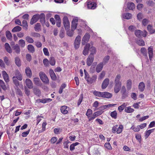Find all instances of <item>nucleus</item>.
Listing matches in <instances>:
<instances>
[{
    "label": "nucleus",
    "instance_id": "nucleus-27",
    "mask_svg": "<svg viewBox=\"0 0 155 155\" xmlns=\"http://www.w3.org/2000/svg\"><path fill=\"white\" fill-rule=\"evenodd\" d=\"M15 64L18 67H20L21 65V61L19 58L17 56L15 58Z\"/></svg>",
    "mask_w": 155,
    "mask_h": 155
},
{
    "label": "nucleus",
    "instance_id": "nucleus-33",
    "mask_svg": "<svg viewBox=\"0 0 155 155\" xmlns=\"http://www.w3.org/2000/svg\"><path fill=\"white\" fill-rule=\"evenodd\" d=\"M67 107L66 106H62L61 108V112L63 114H66L68 112V111L67 110Z\"/></svg>",
    "mask_w": 155,
    "mask_h": 155
},
{
    "label": "nucleus",
    "instance_id": "nucleus-32",
    "mask_svg": "<svg viewBox=\"0 0 155 155\" xmlns=\"http://www.w3.org/2000/svg\"><path fill=\"white\" fill-rule=\"evenodd\" d=\"M27 49L29 52L33 53L35 51V49L34 47L31 45H28Z\"/></svg>",
    "mask_w": 155,
    "mask_h": 155
},
{
    "label": "nucleus",
    "instance_id": "nucleus-30",
    "mask_svg": "<svg viewBox=\"0 0 155 155\" xmlns=\"http://www.w3.org/2000/svg\"><path fill=\"white\" fill-rule=\"evenodd\" d=\"M145 84L143 82H140L139 85L138 89L141 92L144 91L145 89Z\"/></svg>",
    "mask_w": 155,
    "mask_h": 155
},
{
    "label": "nucleus",
    "instance_id": "nucleus-60",
    "mask_svg": "<svg viewBox=\"0 0 155 155\" xmlns=\"http://www.w3.org/2000/svg\"><path fill=\"white\" fill-rule=\"evenodd\" d=\"M92 114V110L90 109H88L86 115L88 117H90V115Z\"/></svg>",
    "mask_w": 155,
    "mask_h": 155
},
{
    "label": "nucleus",
    "instance_id": "nucleus-58",
    "mask_svg": "<svg viewBox=\"0 0 155 155\" xmlns=\"http://www.w3.org/2000/svg\"><path fill=\"white\" fill-rule=\"evenodd\" d=\"M16 94H17L20 96H21L23 95L21 91V90L18 88L16 89Z\"/></svg>",
    "mask_w": 155,
    "mask_h": 155
},
{
    "label": "nucleus",
    "instance_id": "nucleus-5",
    "mask_svg": "<svg viewBox=\"0 0 155 155\" xmlns=\"http://www.w3.org/2000/svg\"><path fill=\"white\" fill-rule=\"evenodd\" d=\"M81 37L78 35L76 38L74 42V47L75 49H78L79 46L81 43Z\"/></svg>",
    "mask_w": 155,
    "mask_h": 155
},
{
    "label": "nucleus",
    "instance_id": "nucleus-61",
    "mask_svg": "<svg viewBox=\"0 0 155 155\" xmlns=\"http://www.w3.org/2000/svg\"><path fill=\"white\" fill-rule=\"evenodd\" d=\"M25 88V94L28 96L30 95V90L27 88L25 86L24 87Z\"/></svg>",
    "mask_w": 155,
    "mask_h": 155
},
{
    "label": "nucleus",
    "instance_id": "nucleus-19",
    "mask_svg": "<svg viewBox=\"0 0 155 155\" xmlns=\"http://www.w3.org/2000/svg\"><path fill=\"white\" fill-rule=\"evenodd\" d=\"M109 81V80L108 78L105 79L102 83L101 87L103 89L106 88L107 86Z\"/></svg>",
    "mask_w": 155,
    "mask_h": 155
},
{
    "label": "nucleus",
    "instance_id": "nucleus-62",
    "mask_svg": "<svg viewBox=\"0 0 155 155\" xmlns=\"http://www.w3.org/2000/svg\"><path fill=\"white\" fill-rule=\"evenodd\" d=\"M104 147L108 150H111L112 149L111 146L109 143H105Z\"/></svg>",
    "mask_w": 155,
    "mask_h": 155
},
{
    "label": "nucleus",
    "instance_id": "nucleus-34",
    "mask_svg": "<svg viewBox=\"0 0 155 155\" xmlns=\"http://www.w3.org/2000/svg\"><path fill=\"white\" fill-rule=\"evenodd\" d=\"M123 16L124 18L129 19L131 18L132 17V15L131 14L127 13L124 14L123 15Z\"/></svg>",
    "mask_w": 155,
    "mask_h": 155
},
{
    "label": "nucleus",
    "instance_id": "nucleus-59",
    "mask_svg": "<svg viewBox=\"0 0 155 155\" xmlns=\"http://www.w3.org/2000/svg\"><path fill=\"white\" fill-rule=\"evenodd\" d=\"M4 61L6 64L8 66L10 65V61L7 57H5L4 58Z\"/></svg>",
    "mask_w": 155,
    "mask_h": 155
},
{
    "label": "nucleus",
    "instance_id": "nucleus-44",
    "mask_svg": "<svg viewBox=\"0 0 155 155\" xmlns=\"http://www.w3.org/2000/svg\"><path fill=\"white\" fill-rule=\"evenodd\" d=\"M49 63L52 66H54L55 65V61L54 57H50Z\"/></svg>",
    "mask_w": 155,
    "mask_h": 155
},
{
    "label": "nucleus",
    "instance_id": "nucleus-6",
    "mask_svg": "<svg viewBox=\"0 0 155 155\" xmlns=\"http://www.w3.org/2000/svg\"><path fill=\"white\" fill-rule=\"evenodd\" d=\"M40 16L38 14H36L34 15L32 18L31 19L30 23L31 25H32L36 22L39 19Z\"/></svg>",
    "mask_w": 155,
    "mask_h": 155
},
{
    "label": "nucleus",
    "instance_id": "nucleus-16",
    "mask_svg": "<svg viewBox=\"0 0 155 155\" xmlns=\"http://www.w3.org/2000/svg\"><path fill=\"white\" fill-rule=\"evenodd\" d=\"M2 74L5 82L6 83H8L9 81V80L8 75L7 72L5 71H3L2 72Z\"/></svg>",
    "mask_w": 155,
    "mask_h": 155
},
{
    "label": "nucleus",
    "instance_id": "nucleus-31",
    "mask_svg": "<svg viewBox=\"0 0 155 155\" xmlns=\"http://www.w3.org/2000/svg\"><path fill=\"white\" fill-rule=\"evenodd\" d=\"M148 51L149 58L151 60L153 57V54L152 47H149L148 48Z\"/></svg>",
    "mask_w": 155,
    "mask_h": 155
},
{
    "label": "nucleus",
    "instance_id": "nucleus-21",
    "mask_svg": "<svg viewBox=\"0 0 155 155\" xmlns=\"http://www.w3.org/2000/svg\"><path fill=\"white\" fill-rule=\"evenodd\" d=\"M49 73L51 79L53 80H56L57 78L56 76L52 69H49Z\"/></svg>",
    "mask_w": 155,
    "mask_h": 155
},
{
    "label": "nucleus",
    "instance_id": "nucleus-39",
    "mask_svg": "<svg viewBox=\"0 0 155 155\" xmlns=\"http://www.w3.org/2000/svg\"><path fill=\"white\" fill-rule=\"evenodd\" d=\"M0 87H1L2 89L4 91H5L7 89V88L5 83L1 80H0Z\"/></svg>",
    "mask_w": 155,
    "mask_h": 155
},
{
    "label": "nucleus",
    "instance_id": "nucleus-47",
    "mask_svg": "<svg viewBox=\"0 0 155 155\" xmlns=\"http://www.w3.org/2000/svg\"><path fill=\"white\" fill-rule=\"evenodd\" d=\"M147 5L149 6H153L155 4V3L152 0H149L146 2Z\"/></svg>",
    "mask_w": 155,
    "mask_h": 155
},
{
    "label": "nucleus",
    "instance_id": "nucleus-45",
    "mask_svg": "<svg viewBox=\"0 0 155 155\" xmlns=\"http://www.w3.org/2000/svg\"><path fill=\"white\" fill-rule=\"evenodd\" d=\"M22 26H23L24 28L27 30L28 28V23L26 21L24 20L22 21Z\"/></svg>",
    "mask_w": 155,
    "mask_h": 155
},
{
    "label": "nucleus",
    "instance_id": "nucleus-43",
    "mask_svg": "<svg viewBox=\"0 0 155 155\" xmlns=\"http://www.w3.org/2000/svg\"><path fill=\"white\" fill-rule=\"evenodd\" d=\"M136 43L139 46H143L145 45V43L144 41L142 39H139L138 40Z\"/></svg>",
    "mask_w": 155,
    "mask_h": 155
},
{
    "label": "nucleus",
    "instance_id": "nucleus-41",
    "mask_svg": "<svg viewBox=\"0 0 155 155\" xmlns=\"http://www.w3.org/2000/svg\"><path fill=\"white\" fill-rule=\"evenodd\" d=\"M132 81L130 80H128L127 81V87L128 90H130L131 88Z\"/></svg>",
    "mask_w": 155,
    "mask_h": 155
},
{
    "label": "nucleus",
    "instance_id": "nucleus-10",
    "mask_svg": "<svg viewBox=\"0 0 155 155\" xmlns=\"http://www.w3.org/2000/svg\"><path fill=\"white\" fill-rule=\"evenodd\" d=\"M120 92L122 94V98L123 99H125L128 96V93L126 92V89L124 86H123L121 88Z\"/></svg>",
    "mask_w": 155,
    "mask_h": 155
},
{
    "label": "nucleus",
    "instance_id": "nucleus-29",
    "mask_svg": "<svg viewBox=\"0 0 155 155\" xmlns=\"http://www.w3.org/2000/svg\"><path fill=\"white\" fill-rule=\"evenodd\" d=\"M127 6L129 9L132 10L134 8L135 5L133 3L129 2L127 4Z\"/></svg>",
    "mask_w": 155,
    "mask_h": 155
},
{
    "label": "nucleus",
    "instance_id": "nucleus-12",
    "mask_svg": "<svg viewBox=\"0 0 155 155\" xmlns=\"http://www.w3.org/2000/svg\"><path fill=\"white\" fill-rule=\"evenodd\" d=\"M97 75L94 74L91 77H89V79L87 81L89 84H92L96 81L97 79Z\"/></svg>",
    "mask_w": 155,
    "mask_h": 155
},
{
    "label": "nucleus",
    "instance_id": "nucleus-24",
    "mask_svg": "<svg viewBox=\"0 0 155 155\" xmlns=\"http://www.w3.org/2000/svg\"><path fill=\"white\" fill-rule=\"evenodd\" d=\"M5 47L6 51L9 53L12 52V50L8 43H6L5 44Z\"/></svg>",
    "mask_w": 155,
    "mask_h": 155
},
{
    "label": "nucleus",
    "instance_id": "nucleus-48",
    "mask_svg": "<svg viewBox=\"0 0 155 155\" xmlns=\"http://www.w3.org/2000/svg\"><path fill=\"white\" fill-rule=\"evenodd\" d=\"M110 58V57L109 55H107L104 57L103 59V62H102L103 64L104 63V64L108 63L109 59Z\"/></svg>",
    "mask_w": 155,
    "mask_h": 155
},
{
    "label": "nucleus",
    "instance_id": "nucleus-40",
    "mask_svg": "<svg viewBox=\"0 0 155 155\" xmlns=\"http://www.w3.org/2000/svg\"><path fill=\"white\" fill-rule=\"evenodd\" d=\"M112 96V94L107 92H104V97L107 98H110Z\"/></svg>",
    "mask_w": 155,
    "mask_h": 155
},
{
    "label": "nucleus",
    "instance_id": "nucleus-38",
    "mask_svg": "<svg viewBox=\"0 0 155 155\" xmlns=\"http://www.w3.org/2000/svg\"><path fill=\"white\" fill-rule=\"evenodd\" d=\"M124 110L125 112L127 113H131L133 112L134 110L133 108H131V107H126Z\"/></svg>",
    "mask_w": 155,
    "mask_h": 155
},
{
    "label": "nucleus",
    "instance_id": "nucleus-9",
    "mask_svg": "<svg viewBox=\"0 0 155 155\" xmlns=\"http://www.w3.org/2000/svg\"><path fill=\"white\" fill-rule=\"evenodd\" d=\"M15 76H14L12 77V79H17L20 81H21L22 79V76L21 74L18 70H15Z\"/></svg>",
    "mask_w": 155,
    "mask_h": 155
},
{
    "label": "nucleus",
    "instance_id": "nucleus-22",
    "mask_svg": "<svg viewBox=\"0 0 155 155\" xmlns=\"http://www.w3.org/2000/svg\"><path fill=\"white\" fill-rule=\"evenodd\" d=\"M40 21L41 23L43 26H44L45 25V15L44 13H41L40 15Z\"/></svg>",
    "mask_w": 155,
    "mask_h": 155
},
{
    "label": "nucleus",
    "instance_id": "nucleus-55",
    "mask_svg": "<svg viewBox=\"0 0 155 155\" xmlns=\"http://www.w3.org/2000/svg\"><path fill=\"white\" fill-rule=\"evenodd\" d=\"M19 44L20 45L21 47H24L25 45V41L23 39H21L19 41Z\"/></svg>",
    "mask_w": 155,
    "mask_h": 155
},
{
    "label": "nucleus",
    "instance_id": "nucleus-49",
    "mask_svg": "<svg viewBox=\"0 0 155 155\" xmlns=\"http://www.w3.org/2000/svg\"><path fill=\"white\" fill-rule=\"evenodd\" d=\"M120 76L119 75H117L115 78V84H119V83H122L120 81Z\"/></svg>",
    "mask_w": 155,
    "mask_h": 155
},
{
    "label": "nucleus",
    "instance_id": "nucleus-18",
    "mask_svg": "<svg viewBox=\"0 0 155 155\" xmlns=\"http://www.w3.org/2000/svg\"><path fill=\"white\" fill-rule=\"evenodd\" d=\"M122 83L115 84L114 91L116 93H118L121 89Z\"/></svg>",
    "mask_w": 155,
    "mask_h": 155
},
{
    "label": "nucleus",
    "instance_id": "nucleus-37",
    "mask_svg": "<svg viewBox=\"0 0 155 155\" xmlns=\"http://www.w3.org/2000/svg\"><path fill=\"white\" fill-rule=\"evenodd\" d=\"M141 52L145 57L147 58V51L146 49L145 48L143 47L141 48Z\"/></svg>",
    "mask_w": 155,
    "mask_h": 155
},
{
    "label": "nucleus",
    "instance_id": "nucleus-4",
    "mask_svg": "<svg viewBox=\"0 0 155 155\" xmlns=\"http://www.w3.org/2000/svg\"><path fill=\"white\" fill-rule=\"evenodd\" d=\"M123 129V126L121 125H120L119 126L117 125L114 126L112 129L114 132L116 131L117 134L120 133L122 131Z\"/></svg>",
    "mask_w": 155,
    "mask_h": 155
},
{
    "label": "nucleus",
    "instance_id": "nucleus-14",
    "mask_svg": "<svg viewBox=\"0 0 155 155\" xmlns=\"http://www.w3.org/2000/svg\"><path fill=\"white\" fill-rule=\"evenodd\" d=\"M25 83L27 86L28 88L31 89L33 88V83L29 79H26L25 80Z\"/></svg>",
    "mask_w": 155,
    "mask_h": 155
},
{
    "label": "nucleus",
    "instance_id": "nucleus-20",
    "mask_svg": "<svg viewBox=\"0 0 155 155\" xmlns=\"http://www.w3.org/2000/svg\"><path fill=\"white\" fill-rule=\"evenodd\" d=\"M25 72L27 76L30 78L32 76V74L31 70L30 68L29 67H27L25 69Z\"/></svg>",
    "mask_w": 155,
    "mask_h": 155
},
{
    "label": "nucleus",
    "instance_id": "nucleus-50",
    "mask_svg": "<svg viewBox=\"0 0 155 155\" xmlns=\"http://www.w3.org/2000/svg\"><path fill=\"white\" fill-rule=\"evenodd\" d=\"M25 40L26 41L29 43H32L34 42L33 39L29 36H27L25 38Z\"/></svg>",
    "mask_w": 155,
    "mask_h": 155
},
{
    "label": "nucleus",
    "instance_id": "nucleus-1",
    "mask_svg": "<svg viewBox=\"0 0 155 155\" xmlns=\"http://www.w3.org/2000/svg\"><path fill=\"white\" fill-rule=\"evenodd\" d=\"M147 33V32L146 30L142 31L140 30H136L135 31V35L139 38H141L142 37H146Z\"/></svg>",
    "mask_w": 155,
    "mask_h": 155
},
{
    "label": "nucleus",
    "instance_id": "nucleus-35",
    "mask_svg": "<svg viewBox=\"0 0 155 155\" xmlns=\"http://www.w3.org/2000/svg\"><path fill=\"white\" fill-rule=\"evenodd\" d=\"M34 29L36 31L38 32L41 30V25L39 23H36L34 27Z\"/></svg>",
    "mask_w": 155,
    "mask_h": 155
},
{
    "label": "nucleus",
    "instance_id": "nucleus-46",
    "mask_svg": "<svg viewBox=\"0 0 155 155\" xmlns=\"http://www.w3.org/2000/svg\"><path fill=\"white\" fill-rule=\"evenodd\" d=\"M89 50L91 52L90 54H91L93 55L96 53V50L95 48L93 46L89 48Z\"/></svg>",
    "mask_w": 155,
    "mask_h": 155
},
{
    "label": "nucleus",
    "instance_id": "nucleus-26",
    "mask_svg": "<svg viewBox=\"0 0 155 155\" xmlns=\"http://www.w3.org/2000/svg\"><path fill=\"white\" fill-rule=\"evenodd\" d=\"M12 48L15 51V52L17 54H19L20 52V49L19 46L18 44L15 45L12 47Z\"/></svg>",
    "mask_w": 155,
    "mask_h": 155
},
{
    "label": "nucleus",
    "instance_id": "nucleus-42",
    "mask_svg": "<svg viewBox=\"0 0 155 155\" xmlns=\"http://www.w3.org/2000/svg\"><path fill=\"white\" fill-rule=\"evenodd\" d=\"M6 35L8 39L11 40L12 38V36L11 33L8 31H7L6 32Z\"/></svg>",
    "mask_w": 155,
    "mask_h": 155
},
{
    "label": "nucleus",
    "instance_id": "nucleus-36",
    "mask_svg": "<svg viewBox=\"0 0 155 155\" xmlns=\"http://www.w3.org/2000/svg\"><path fill=\"white\" fill-rule=\"evenodd\" d=\"M21 28L19 26H17L14 27L12 30V32H19L21 31Z\"/></svg>",
    "mask_w": 155,
    "mask_h": 155
},
{
    "label": "nucleus",
    "instance_id": "nucleus-11",
    "mask_svg": "<svg viewBox=\"0 0 155 155\" xmlns=\"http://www.w3.org/2000/svg\"><path fill=\"white\" fill-rule=\"evenodd\" d=\"M94 60V55L90 54L87 60V64L88 66H91Z\"/></svg>",
    "mask_w": 155,
    "mask_h": 155
},
{
    "label": "nucleus",
    "instance_id": "nucleus-52",
    "mask_svg": "<svg viewBox=\"0 0 155 155\" xmlns=\"http://www.w3.org/2000/svg\"><path fill=\"white\" fill-rule=\"evenodd\" d=\"M130 129L133 130L135 132H138L139 131L140 129L139 126H137L136 127H134V126H133L131 127Z\"/></svg>",
    "mask_w": 155,
    "mask_h": 155
},
{
    "label": "nucleus",
    "instance_id": "nucleus-25",
    "mask_svg": "<svg viewBox=\"0 0 155 155\" xmlns=\"http://www.w3.org/2000/svg\"><path fill=\"white\" fill-rule=\"evenodd\" d=\"M33 81L34 84L37 86H40L41 84L39 78L35 77L34 78Z\"/></svg>",
    "mask_w": 155,
    "mask_h": 155
},
{
    "label": "nucleus",
    "instance_id": "nucleus-53",
    "mask_svg": "<svg viewBox=\"0 0 155 155\" xmlns=\"http://www.w3.org/2000/svg\"><path fill=\"white\" fill-rule=\"evenodd\" d=\"M83 98V94H81L80 96L79 99H78V102L77 105L78 106L80 105L81 103Z\"/></svg>",
    "mask_w": 155,
    "mask_h": 155
},
{
    "label": "nucleus",
    "instance_id": "nucleus-64",
    "mask_svg": "<svg viewBox=\"0 0 155 155\" xmlns=\"http://www.w3.org/2000/svg\"><path fill=\"white\" fill-rule=\"evenodd\" d=\"M74 31H72V30H71V31H68L67 32V34L68 36L71 37L74 34Z\"/></svg>",
    "mask_w": 155,
    "mask_h": 155
},
{
    "label": "nucleus",
    "instance_id": "nucleus-17",
    "mask_svg": "<svg viewBox=\"0 0 155 155\" xmlns=\"http://www.w3.org/2000/svg\"><path fill=\"white\" fill-rule=\"evenodd\" d=\"M88 9H94L96 6V4L94 2H88L87 6Z\"/></svg>",
    "mask_w": 155,
    "mask_h": 155
},
{
    "label": "nucleus",
    "instance_id": "nucleus-56",
    "mask_svg": "<svg viewBox=\"0 0 155 155\" xmlns=\"http://www.w3.org/2000/svg\"><path fill=\"white\" fill-rule=\"evenodd\" d=\"M104 111L102 110L98 111L94 113V115L97 117L102 114Z\"/></svg>",
    "mask_w": 155,
    "mask_h": 155
},
{
    "label": "nucleus",
    "instance_id": "nucleus-7",
    "mask_svg": "<svg viewBox=\"0 0 155 155\" xmlns=\"http://www.w3.org/2000/svg\"><path fill=\"white\" fill-rule=\"evenodd\" d=\"M90 35L89 33H87L84 35L82 38L81 44L82 45H85L88 41L90 38Z\"/></svg>",
    "mask_w": 155,
    "mask_h": 155
},
{
    "label": "nucleus",
    "instance_id": "nucleus-13",
    "mask_svg": "<svg viewBox=\"0 0 155 155\" xmlns=\"http://www.w3.org/2000/svg\"><path fill=\"white\" fill-rule=\"evenodd\" d=\"M90 47V44L87 43L86 44L83 52V54L84 55H86L88 54Z\"/></svg>",
    "mask_w": 155,
    "mask_h": 155
},
{
    "label": "nucleus",
    "instance_id": "nucleus-63",
    "mask_svg": "<svg viewBox=\"0 0 155 155\" xmlns=\"http://www.w3.org/2000/svg\"><path fill=\"white\" fill-rule=\"evenodd\" d=\"M26 60L30 62L31 60L32 57L31 55L30 54H26Z\"/></svg>",
    "mask_w": 155,
    "mask_h": 155
},
{
    "label": "nucleus",
    "instance_id": "nucleus-15",
    "mask_svg": "<svg viewBox=\"0 0 155 155\" xmlns=\"http://www.w3.org/2000/svg\"><path fill=\"white\" fill-rule=\"evenodd\" d=\"M32 88L33 92L35 95L38 97H39L41 95V91L37 87H35Z\"/></svg>",
    "mask_w": 155,
    "mask_h": 155
},
{
    "label": "nucleus",
    "instance_id": "nucleus-3",
    "mask_svg": "<svg viewBox=\"0 0 155 155\" xmlns=\"http://www.w3.org/2000/svg\"><path fill=\"white\" fill-rule=\"evenodd\" d=\"M63 22L64 26L66 30H68L70 28V23L66 16H64L63 18Z\"/></svg>",
    "mask_w": 155,
    "mask_h": 155
},
{
    "label": "nucleus",
    "instance_id": "nucleus-23",
    "mask_svg": "<svg viewBox=\"0 0 155 155\" xmlns=\"http://www.w3.org/2000/svg\"><path fill=\"white\" fill-rule=\"evenodd\" d=\"M104 66V64L103 62H101L99 63L97 65L96 68V71L97 73L100 72Z\"/></svg>",
    "mask_w": 155,
    "mask_h": 155
},
{
    "label": "nucleus",
    "instance_id": "nucleus-54",
    "mask_svg": "<svg viewBox=\"0 0 155 155\" xmlns=\"http://www.w3.org/2000/svg\"><path fill=\"white\" fill-rule=\"evenodd\" d=\"M126 107V105L125 103H124L123 104L120 106L118 107V110L120 112H121Z\"/></svg>",
    "mask_w": 155,
    "mask_h": 155
},
{
    "label": "nucleus",
    "instance_id": "nucleus-2",
    "mask_svg": "<svg viewBox=\"0 0 155 155\" xmlns=\"http://www.w3.org/2000/svg\"><path fill=\"white\" fill-rule=\"evenodd\" d=\"M39 75L42 81L45 84L49 83V80L46 75L43 72H40Z\"/></svg>",
    "mask_w": 155,
    "mask_h": 155
},
{
    "label": "nucleus",
    "instance_id": "nucleus-8",
    "mask_svg": "<svg viewBox=\"0 0 155 155\" xmlns=\"http://www.w3.org/2000/svg\"><path fill=\"white\" fill-rule=\"evenodd\" d=\"M78 22V18H74L73 19L71 22V30L72 31L74 30L76 28Z\"/></svg>",
    "mask_w": 155,
    "mask_h": 155
},
{
    "label": "nucleus",
    "instance_id": "nucleus-51",
    "mask_svg": "<svg viewBox=\"0 0 155 155\" xmlns=\"http://www.w3.org/2000/svg\"><path fill=\"white\" fill-rule=\"evenodd\" d=\"M117 113L116 110H114L110 113V116L112 118L116 119L117 117Z\"/></svg>",
    "mask_w": 155,
    "mask_h": 155
},
{
    "label": "nucleus",
    "instance_id": "nucleus-28",
    "mask_svg": "<svg viewBox=\"0 0 155 155\" xmlns=\"http://www.w3.org/2000/svg\"><path fill=\"white\" fill-rule=\"evenodd\" d=\"M147 29L150 34H152L155 32V29H153L152 25H147Z\"/></svg>",
    "mask_w": 155,
    "mask_h": 155
},
{
    "label": "nucleus",
    "instance_id": "nucleus-57",
    "mask_svg": "<svg viewBox=\"0 0 155 155\" xmlns=\"http://www.w3.org/2000/svg\"><path fill=\"white\" fill-rule=\"evenodd\" d=\"M149 21L147 18L143 19L142 21V23L143 25L146 26L149 23Z\"/></svg>",
    "mask_w": 155,
    "mask_h": 155
}]
</instances>
